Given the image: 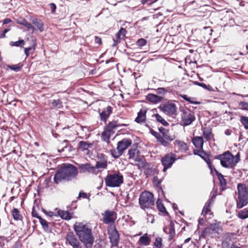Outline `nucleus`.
<instances>
[{
    "mask_svg": "<svg viewBox=\"0 0 248 248\" xmlns=\"http://www.w3.org/2000/svg\"><path fill=\"white\" fill-rule=\"evenodd\" d=\"M52 104L53 107L58 108H60L62 107V103L59 99L54 100Z\"/></svg>",
    "mask_w": 248,
    "mask_h": 248,
    "instance_id": "nucleus-46",
    "label": "nucleus"
},
{
    "mask_svg": "<svg viewBox=\"0 0 248 248\" xmlns=\"http://www.w3.org/2000/svg\"><path fill=\"white\" fill-rule=\"evenodd\" d=\"M95 43L98 44L99 45L101 44L102 41H101V38L99 37H98V36H95Z\"/></svg>",
    "mask_w": 248,
    "mask_h": 248,
    "instance_id": "nucleus-57",
    "label": "nucleus"
},
{
    "mask_svg": "<svg viewBox=\"0 0 248 248\" xmlns=\"http://www.w3.org/2000/svg\"><path fill=\"white\" fill-rule=\"evenodd\" d=\"M210 203L211 201H208L205 203L202 211V215L205 216L208 212L211 211L210 207Z\"/></svg>",
    "mask_w": 248,
    "mask_h": 248,
    "instance_id": "nucleus-33",
    "label": "nucleus"
},
{
    "mask_svg": "<svg viewBox=\"0 0 248 248\" xmlns=\"http://www.w3.org/2000/svg\"><path fill=\"white\" fill-rule=\"evenodd\" d=\"M239 106H240L241 108L244 110H248V103L243 102H240L239 104Z\"/></svg>",
    "mask_w": 248,
    "mask_h": 248,
    "instance_id": "nucleus-51",
    "label": "nucleus"
},
{
    "mask_svg": "<svg viewBox=\"0 0 248 248\" xmlns=\"http://www.w3.org/2000/svg\"><path fill=\"white\" fill-rule=\"evenodd\" d=\"M17 23L24 25L28 30H31L33 33L35 30L34 27L24 18H20L17 19Z\"/></svg>",
    "mask_w": 248,
    "mask_h": 248,
    "instance_id": "nucleus-20",
    "label": "nucleus"
},
{
    "mask_svg": "<svg viewBox=\"0 0 248 248\" xmlns=\"http://www.w3.org/2000/svg\"><path fill=\"white\" fill-rule=\"evenodd\" d=\"M5 238L3 237H0V248H3L4 245Z\"/></svg>",
    "mask_w": 248,
    "mask_h": 248,
    "instance_id": "nucleus-54",
    "label": "nucleus"
},
{
    "mask_svg": "<svg viewBox=\"0 0 248 248\" xmlns=\"http://www.w3.org/2000/svg\"><path fill=\"white\" fill-rule=\"evenodd\" d=\"M147 43V41L145 39L140 38L137 41V45L140 47L145 46Z\"/></svg>",
    "mask_w": 248,
    "mask_h": 248,
    "instance_id": "nucleus-50",
    "label": "nucleus"
},
{
    "mask_svg": "<svg viewBox=\"0 0 248 248\" xmlns=\"http://www.w3.org/2000/svg\"><path fill=\"white\" fill-rule=\"evenodd\" d=\"M25 42L23 40H20L16 42H11L10 43V46H23Z\"/></svg>",
    "mask_w": 248,
    "mask_h": 248,
    "instance_id": "nucleus-40",
    "label": "nucleus"
},
{
    "mask_svg": "<svg viewBox=\"0 0 248 248\" xmlns=\"http://www.w3.org/2000/svg\"><path fill=\"white\" fill-rule=\"evenodd\" d=\"M78 167L81 173L87 172L93 174H97L99 172L98 170H96V168L95 166H92L88 163L81 164Z\"/></svg>",
    "mask_w": 248,
    "mask_h": 248,
    "instance_id": "nucleus-13",
    "label": "nucleus"
},
{
    "mask_svg": "<svg viewBox=\"0 0 248 248\" xmlns=\"http://www.w3.org/2000/svg\"><path fill=\"white\" fill-rule=\"evenodd\" d=\"M192 142L195 147L200 150H202L203 140L202 137H194L192 140Z\"/></svg>",
    "mask_w": 248,
    "mask_h": 248,
    "instance_id": "nucleus-19",
    "label": "nucleus"
},
{
    "mask_svg": "<svg viewBox=\"0 0 248 248\" xmlns=\"http://www.w3.org/2000/svg\"><path fill=\"white\" fill-rule=\"evenodd\" d=\"M32 23L40 31H43L44 30L43 23L37 19L32 20Z\"/></svg>",
    "mask_w": 248,
    "mask_h": 248,
    "instance_id": "nucleus-29",
    "label": "nucleus"
},
{
    "mask_svg": "<svg viewBox=\"0 0 248 248\" xmlns=\"http://www.w3.org/2000/svg\"><path fill=\"white\" fill-rule=\"evenodd\" d=\"M65 239L66 243H68L73 248H77L81 246L79 241L73 232H69L67 233Z\"/></svg>",
    "mask_w": 248,
    "mask_h": 248,
    "instance_id": "nucleus-10",
    "label": "nucleus"
},
{
    "mask_svg": "<svg viewBox=\"0 0 248 248\" xmlns=\"http://www.w3.org/2000/svg\"><path fill=\"white\" fill-rule=\"evenodd\" d=\"M154 248H162V239L157 237L154 242Z\"/></svg>",
    "mask_w": 248,
    "mask_h": 248,
    "instance_id": "nucleus-43",
    "label": "nucleus"
},
{
    "mask_svg": "<svg viewBox=\"0 0 248 248\" xmlns=\"http://www.w3.org/2000/svg\"><path fill=\"white\" fill-rule=\"evenodd\" d=\"M107 166V162L106 161H98L96 162L95 167L96 168V170L99 169H106Z\"/></svg>",
    "mask_w": 248,
    "mask_h": 248,
    "instance_id": "nucleus-32",
    "label": "nucleus"
},
{
    "mask_svg": "<svg viewBox=\"0 0 248 248\" xmlns=\"http://www.w3.org/2000/svg\"><path fill=\"white\" fill-rule=\"evenodd\" d=\"M35 45H33L31 47L25 48L24 52L26 55V57L29 56L30 53H32L35 50Z\"/></svg>",
    "mask_w": 248,
    "mask_h": 248,
    "instance_id": "nucleus-42",
    "label": "nucleus"
},
{
    "mask_svg": "<svg viewBox=\"0 0 248 248\" xmlns=\"http://www.w3.org/2000/svg\"><path fill=\"white\" fill-rule=\"evenodd\" d=\"M158 0H142V3L143 4H145L147 3L148 1H150V2L149 3L150 4H151L153 3H155Z\"/></svg>",
    "mask_w": 248,
    "mask_h": 248,
    "instance_id": "nucleus-56",
    "label": "nucleus"
},
{
    "mask_svg": "<svg viewBox=\"0 0 248 248\" xmlns=\"http://www.w3.org/2000/svg\"><path fill=\"white\" fill-rule=\"evenodd\" d=\"M167 230H169V232H170V235L171 236H173L174 234V229L173 228L172 226H170L168 228H166L164 231L167 232Z\"/></svg>",
    "mask_w": 248,
    "mask_h": 248,
    "instance_id": "nucleus-52",
    "label": "nucleus"
},
{
    "mask_svg": "<svg viewBox=\"0 0 248 248\" xmlns=\"http://www.w3.org/2000/svg\"><path fill=\"white\" fill-rule=\"evenodd\" d=\"M11 22V20L10 19L6 18V19L4 20L3 24H7Z\"/></svg>",
    "mask_w": 248,
    "mask_h": 248,
    "instance_id": "nucleus-59",
    "label": "nucleus"
},
{
    "mask_svg": "<svg viewBox=\"0 0 248 248\" xmlns=\"http://www.w3.org/2000/svg\"><path fill=\"white\" fill-rule=\"evenodd\" d=\"M113 133L105 129L102 134V138L105 141L108 142L109 140L110 137Z\"/></svg>",
    "mask_w": 248,
    "mask_h": 248,
    "instance_id": "nucleus-28",
    "label": "nucleus"
},
{
    "mask_svg": "<svg viewBox=\"0 0 248 248\" xmlns=\"http://www.w3.org/2000/svg\"><path fill=\"white\" fill-rule=\"evenodd\" d=\"M58 213V215L63 219L69 220L71 218V214L67 211L59 210Z\"/></svg>",
    "mask_w": 248,
    "mask_h": 248,
    "instance_id": "nucleus-25",
    "label": "nucleus"
},
{
    "mask_svg": "<svg viewBox=\"0 0 248 248\" xmlns=\"http://www.w3.org/2000/svg\"><path fill=\"white\" fill-rule=\"evenodd\" d=\"M156 139L160 144L164 146H166L168 144V141L166 140V139H165V138L161 135H160Z\"/></svg>",
    "mask_w": 248,
    "mask_h": 248,
    "instance_id": "nucleus-44",
    "label": "nucleus"
},
{
    "mask_svg": "<svg viewBox=\"0 0 248 248\" xmlns=\"http://www.w3.org/2000/svg\"><path fill=\"white\" fill-rule=\"evenodd\" d=\"M216 158L219 159L221 166L226 168H232L236 165L240 160V155L238 153L233 155L229 151L217 155Z\"/></svg>",
    "mask_w": 248,
    "mask_h": 248,
    "instance_id": "nucleus-3",
    "label": "nucleus"
},
{
    "mask_svg": "<svg viewBox=\"0 0 248 248\" xmlns=\"http://www.w3.org/2000/svg\"><path fill=\"white\" fill-rule=\"evenodd\" d=\"M176 142L181 150L185 151L187 150V146L186 143L181 141H176Z\"/></svg>",
    "mask_w": 248,
    "mask_h": 248,
    "instance_id": "nucleus-39",
    "label": "nucleus"
},
{
    "mask_svg": "<svg viewBox=\"0 0 248 248\" xmlns=\"http://www.w3.org/2000/svg\"><path fill=\"white\" fill-rule=\"evenodd\" d=\"M112 112L111 107L108 106L106 110H103L100 113L101 120L106 122Z\"/></svg>",
    "mask_w": 248,
    "mask_h": 248,
    "instance_id": "nucleus-21",
    "label": "nucleus"
},
{
    "mask_svg": "<svg viewBox=\"0 0 248 248\" xmlns=\"http://www.w3.org/2000/svg\"><path fill=\"white\" fill-rule=\"evenodd\" d=\"M110 152L112 156L115 158L119 157L123 154V153L120 152V150H118L117 148L111 150Z\"/></svg>",
    "mask_w": 248,
    "mask_h": 248,
    "instance_id": "nucleus-38",
    "label": "nucleus"
},
{
    "mask_svg": "<svg viewBox=\"0 0 248 248\" xmlns=\"http://www.w3.org/2000/svg\"><path fill=\"white\" fill-rule=\"evenodd\" d=\"M151 134L154 136L156 139L157 138V137L160 135V134H159L158 133L155 131L154 130H151Z\"/></svg>",
    "mask_w": 248,
    "mask_h": 248,
    "instance_id": "nucleus-58",
    "label": "nucleus"
},
{
    "mask_svg": "<svg viewBox=\"0 0 248 248\" xmlns=\"http://www.w3.org/2000/svg\"><path fill=\"white\" fill-rule=\"evenodd\" d=\"M5 34H4V32H3L1 34V37L3 38V37H5Z\"/></svg>",
    "mask_w": 248,
    "mask_h": 248,
    "instance_id": "nucleus-63",
    "label": "nucleus"
},
{
    "mask_svg": "<svg viewBox=\"0 0 248 248\" xmlns=\"http://www.w3.org/2000/svg\"><path fill=\"white\" fill-rule=\"evenodd\" d=\"M129 158L132 159L135 162H140L141 160L139 156V151L137 149V146H133L132 148L128 151Z\"/></svg>",
    "mask_w": 248,
    "mask_h": 248,
    "instance_id": "nucleus-14",
    "label": "nucleus"
},
{
    "mask_svg": "<svg viewBox=\"0 0 248 248\" xmlns=\"http://www.w3.org/2000/svg\"><path fill=\"white\" fill-rule=\"evenodd\" d=\"M93 145L92 143H87L86 141H81L79 142V148L82 151L87 150Z\"/></svg>",
    "mask_w": 248,
    "mask_h": 248,
    "instance_id": "nucleus-26",
    "label": "nucleus"
},
{
    "mask_svg": "<svg viewBox=\"0 0 248 248\" xmlns=\"http://www.w3.org/2000/svg\"><path fill=\"white\" fill-rule=\"evenodd\" d=\"M238 217L241 219H246L248 217V210L244 209L238 213Z\"/></svg>",
    "mask_w": 248,
    "mask_h": 248,
    "instance_id": "nucleus-31",
    "label": "nucleus"
},
{
    "mask_svg": "<svg viewBox=\"0 0 248 248\" xmlns=\"http://www.w3.org/2000/svg\"><path fill=\"white\" fill-rule=\"evenodd\" d=\"M127 124H121L117 121H113L108 124L105 129L108 131L111 132L112 133H114L113 130L116 129L118 127H120L122 126H127Z\"/></svg>",
    "mask_w": 248,
    "mask_h": 248,
    "instance_id": "nucleus-17",
    "label": "nucleus"
},
{
    "mask_svg": "<svg viewBox=\"0 0 248 248\" xmlns=\"http://www.w3.org/2000/svg\"><path fill=\"white\" fill-rule=\"evenodd\" d=\"M10 30V29H5L3 32H4V34H6L7 32H8Z\"/></svg>",
    "mask_w": 248,
    "mask_h": 248,
    "instance_id": "nucleus-62",
    "label": "nucleus"
},
{
    "mask_svg": "<svg viewBox=\"0 0 248 248\" xmlns=\"http://www.w3.org/2000/svg\"><path fill=\"white\" fill-rule=\"evenodd\" d=\"M220 230L218 226L216 224H211L208 227L205 229L204 233L206 235H210L212 237L215 236Z\"/></svg>",
    "mask_w": 248,
    "mask_h": 248,
    "instance_id": "nucleus-15",
    "label": "nucleus"
},
{
    "mask_svg": "<svg viewBox=\"0 0 248 248\" xmlns=\"http://www.w3.org/2000/svg\"><path fill=\"white\" fill-rule=\"evenodd\" d=\"M155 202L153 194L148 191L142 192L139 198V204L144 210L151 208L154 205Z\"/></svg>",
    "mask_w": 248,
    "mask_h": 248,
    "instance_id": "nucleus-5",
    "label": "nucleus"
},
{
    "mask_svg": "<svg viewBox=\"0 0 248 248\" xmlns=\"http://www.w3.org/2000/svg\"><path fill=\"white\" fill-rule=\"evenodd\" d=\"M12 215L15 220H19L20 219V214L19 211L16 208H14L12 212Z\"/></svg>",
    "mask_w": 248,
    "mask_h": 248,
    "instance_id": "nucleus-37",
    "label": "nucleus"
},
{
    "mask_svg": "<svg viewBox=\"0 0 248 248\" xmlns=\"http://www.w3.org/2000/svg\"><path fill=\"white\" fill-rule=\"evenodd\" d=\"M105 181L107 186L115 187L120 186L123 183L124 179L123 175L118 172L107 176Z\"/></svg>",
    "mask_w": 248,
    "mask_h": 248,
    "instance_id": "nucleus-6",
    "label": "nucleus"
},
{
    "mask_svg": "<svg viewBox=\"0 0 248 248\" xmlns=\"http://www.w3.org/2000/svg\"><path fill=\"white\" fill-rule=\"evenodd\" d=\"M37 217L39 218L40 222L42 226H43V227L44 229H47L48 226L47 221L46 220L41 218L40 217Z\"/></svg>",
    "mask_w": 248,
    "mask_h": 248,
    "instance_id": "nucleus-47",
    "label": "nucleus"
},
{
    "mask_svg": "<svg viewBox=\"0 0 248 248\" xmlns=\"http://www.w3.org/2000/svg\"><path fill=\"white\" fill-rule=\"evenodd\" d=\"M151 242V239L148 236L147 233L144 234L143 235L141 236L139 240V243L143 246H148Z\"/></svg>",
    "mask_w": 248,
    "mask_h": 248,
    "instance_id": "nucleus-24",
    "label": "nucleus"
},
{
    "mask_svg": "<svg viewBox=\"0 0 248 248\" xmlns=\"http://www.w3.org/2000/svg\"><path fill=\"white\" fill-rule=\"evenodd\" d=\"M207 163L210 168H211V163L209 161H207Z\"/></svg>",
    "mask_w": 248,
    "mask_h": 248,
    "instance_id": "nucleus-64",
    "label": "nucleus"
},
{
    "mask_svg": "<svg viewBox=\"0 0 248 248\" xmlns=\"http://www.w3.org/2000/svg\"><path fill=\"white\" fill-rule=\"evenodd\" d=\"M216 173L219 180L221 186L222 187L225 186H226V180L224 179V176L221 173H219L217 171H216Z\"/></svg>",
    "mask_w": 248,
    "mask_h": 248,
    "instance_id": "nucleus-34",
    "label": "nucleus"
},
{
    "mask_svg": "<svg viewBox=\"0 0 248 248\" xmlns=\"http://www.w3.org/2000/svg\"><path fill=\"white\" fill-rule=\"evenodd\" d=\"M146 111L145 109H140L138 114V116L135 119V121L138 123H143L146 120Z\"/></svg>",
    "mask_w": 248,
    "mask_h": 248,
    "instance_id": "nucleus-22",
    "label": "nucleus"
},
{
    "mask_svg": "<svg viewBox=\"0 0 248 248\" xmlns=\"http://www.w3.org/2000/svg\"><path fill=\"white\" fill-rule=\"evenodd\" d=\"M156 206L160 212L162 213L166 212V210L164 206L162 203L160 199H158L156 202Z\"/></svg>",
    "mask_w": 248,
    "mask_h": 248,
    "instance_id": "nucleus-36",
    "label": "nucleus"
},
{
    "mask_svg": "<svg viewBox=\"0 0 248 248\" xmlns=\"http://www.w3.org/2000/svg\"><path fill=\"white\" fill-rule=\"evenodd\" d=\"M240 121L246 129H248V117L241 116Z\"/></svg>",
    "mask_w": 248,
    "mask_h": 248,
    "instance_id": "nucleus-35",
    "label": "nucleus"
},
{
    "mask_svg": "<svg viewBox=\"0 0 248 248\" xmlns=\"http://www.w3.org/2000/svg\"><path fill=\"white\" fill-rule=\"evenodd\" d=\"M175 160V156L173 154H168L161 159L162 165L164 166L163 171L170 168Z\"/></svg>",
    "mask_w": 248,
    "mask_h": 248,
    "instance_id": "nucleus-12",
    "label": "nucleus"
},
{
    "mask_svg": "<svg viewBox=\"0 0 248 248\" xmlns=\"http://www.w3.org/2000/svg\"><path fill=\"white\" fill-rule=\"evenodd\" d=\"M159 108L164 113L170 116L173 117L177 114V107L173 103H168L161 105Z\"/></svg>",
    "mask_w": 248,
    "mask_h": 248,
    "instance_id": "nucleus-8",
    "label": "nucleus"
},
{
    "mask_svg": "<svg viewBox=\"0 0 248 248\" xmlns=\"http://www.w3.org/2000/svg\"><path fill=\"white\" fill-rule=\"evenodd\" d=\"M78 174L77 168L70 164H63L57 170L54 180L58 184L62 180L69 181L76 178Z\"/></svg>",
    "mask_w": 248,
    "mask_h": 248,
    "instance_id": "nucleus-2",
    "label": "nucleus"
},
{
    "mask_svg": "<svg viewBox=\"0 0 248 248\" xmlns=\"http://www.w3.org/2000/svg\"><path fill=\"white\" fill-rule=\"evenodd\" d=\"M159 130L160 132L162 134V136H163L165 138V139L169 140H172L169 135V131L168 130L166 129L163 127H160L159 128Z\"/></svg>",
    "mask_w": 248,
    "mask_h": 248,
    "instance_id": "nucleus-27",
    "label": "nucleus"
},
{
    "mask_svg": "<svg viewBox=\"0 0 248 248\" xmlns=\"http://www.w3.org/2000/svg\"><path fill=\"white\" fill-rule=\"evenodd\" d=\"M195 120V117L193 112L189 109L183 111L182 115V121L184 125L190 124Z\"/></svg>",
    "mask_w": 248,
    "mask_h": 248,
    "instance_id": "nucleus-9",
    "label": "nucleus"
},
{
    "mask_svg": "<svg viewBox=\"0 0 248 248\" xmlns=\"http://www.w3.org/2000/svg\"><path fill=\"white\" fill-rule=\"evenodd\" d=\"M196 84L197 85H198L199 86L202 87L204 89H205L208 90L210 91H213V88L210 85H207L204 83H199V82L196 83Z\"/></svg>",
    "mask_w": 248,
    "mask_h": 248,
    "instance_id": "nucleus-48",
    "label": "nucleus"
},
{
    "mask_svg": "<svg viewBox=\"0 0 248 248\" xmlns=\"http://www.w3.org/2000/svg\"><path fill=\"white\" fill-rule=\"evenodd\" d=\"M132 144V140L130 139H124L117 143V149L120 152H123L126 149Z\"/></svg>",
    "mask_w": 248,
    "mask_h": 248,
    "instance_id": "nucleus-16",
    "label": "nucleus"
},
{
    "mask_svg": "<svg viewBox=\"0 0 248 248\" xmlns=\"http://www.w3.org/2000/svg\"><path fill=\"white\" fill-rule=\"evenodd\" d=\"M108 234L111 244V248L116 247L119 241V234L114 225H110L108 227Z\"/></svg>",
    "mask_w": 248,
    "mask_h": 248,
    "instance_id": "nucleus-7",
    "label": "nucleus"
},
{
    "mask_svg": "<svg viewBox=\"0 0 248 248\" xmlns=\"http://www.w3.org/2000/svg\"><path fill=\"white\" fill-rule=\"evenodd\" d=\"M103 221L105 224H108L113 223L117 218V214L115 212L107 210L103 214Z\"/></svg>",
    "mask_w": 248,
    "mask_h": 248,
    "instance_id": "nucleus-11",
    "label": "nucleus"
},
{
    "mask_svg": "<svg viewBox=\"0 0 248 248\" xmlns=\"http://www.w3.org/2000/svg\"><path fill=\"white\" fill-rule=\"evenodd\" d=\"M156 120L161 123L164 125H167L168 123L158 114H156L155 115Z\"/></svg>",
    "mask_w": 248,
    "mask_h": 248,
    "instance_id": "nucleus-41",
    "label": "nucleus"
},
{
    "mask_svg": "<svg viewBox=\"0 0 248 248\" xmlns=\"http://www.w3.org/2000/svg\"><path fill=\"white\" fill-rule=\"evenodd\" d=\"M180 96H181V97L182 98H183L184 99H185V100H186L187 101L189 102L191 104H200V102L191 101L190 98L188 97L186 95L181 94V95H180Z\"/></svg>",
    "mask_w": 248,
    "mask_h": 248,
    "instance_id": "nucleus-49",
    "label": "nucleus"
},
{
    "mask_svg": "<svg viewBox=\"0 0 248 248\" xmlns=\"http://www.w3.org/2000/svg\"><path fill=\"white\" fill-rule=\"evenodd\" d=\"M73 229L85 248H92L94 242L92 229L86 223L79 222L75 223Z\"/></svg>",
    "mask_w": 248,
    "mask_h": 248,
    "instance_id": "nucleus-1",
    "label": "nucleus"
},
{
    "mask_svg": "<svg viewBox=\"0 0 248 248\" xmlns=\"http://www.w3.org/2000/svg\"><path fill=\"white\" fill-rule=\"evenodd\" d=\"M49 7L50 8L51 12L54 13L55 12L56 9V5L53 3H51L49 4Z\"/></svg>",
    "mask_w": 248,
    "mask_h": 248,
    "instance_id": "nucleus-53",
    "label": "nucleus"
},
{
    "mask_svg": "<svg viewBox=\"0 0 248 248\" xmlns=\"http://www.w3.org/2000/svg\"><path fill=\"white\" fill-rule=\"evenodd\" d=\"M231 248H241L240 247L237 246L236 245L233 244H232Z\"/></svg>",
    "mask_w": 248,
    "mask_h": 248,
    "instance_id": "nucleus-61",
    "label": "nucleus"
},
{
    "mask_svg": "<svg viewBox=\"0 0 248 248\" xmlns=\"http://www.w3.org/2000/svg\"><path fill=\"white\" fill-rule=\"evenodd\" d=\"M203 136L207 140H210L212 137L211 130L209 128H204L203 131Z\"/></svg>",
    "mask_w": 248,
    "mask_h": 248,
    "instance_id": "nucleus-30",
    "label": "nucleus"
},
{
    "mask_svg": "<svg viewBox=\"0 0 248 248\" xmlns=\"http://www.w3.org/2000/svg\"><path fill=\"white\" fill-rule=\"evenodd\" d=\"M87 197V194L85 192H80L79 193L78 198H86Z\"/></svg>",
    "mask_w": 248,
    "mask_h": 248,
    "instance_id": "nucleus-55",
    "label": "nucleus"
},
{
    "mask_svg": "<svg viewBox=\"0 0 248 248\" xmlns=\"http://www.w3.org/2000/svg\"><path fill=\"white\" fill-rule=\"evenodd\" d=\"M126 33V30L121 28L119 32L115 34V38L113 39L114 44L113 46H116L120 42L121 39L124 38Z\"/></svg>",
    "mask_w": 248,
    "mask_h": 248,
    "instance_id": "nucleus-18",
    "label": "nucleus"
},
{
    "mask_svg": "<svg viewBox=\"0 0 248 248\" xmlns=\"http://www.w3.org/2000/svg\"><path fill=\"white\" fill-rule=\"evenodd\" d=\"M146 98L149 101L156 104L160 102L162 100V97L157 95L151 93L149 94L147 96Z\"/></svg>",
    "mask_w": 248,
    "mask_h": 248,
    "instance_id": "nucleus-23",
    "label": "nucleus"
},
{
    "mask_svg": "<svg viewBox=\"0 0 248 248\" xmlns=\"http://www.w3.org/2000/svg\"><path fill=\"white\" fill-rule=\"evenodd\" d=\"M238 198L236 199V207L242 208L248 203V189L245 185L239 184L237 185Z\"/></svg>",
    "mask_w": 248,
    "mask_h": 248,
    "instance_id": "nucleus-4",
    "label": "nucleus"
},
{
    "mask_svg": "<svg viewBox=\"0 0 248 248\" xmlns=\"http://www.w3.org/2000/svg\"><path fill=\"white\" fill-rule=\"evenodd\" d=\"M225 133L226 135L227 136H229L232 133V131L230 130V129H227L225 130Z\"/></svg>",
    "mask_w": 248,
    "mask_h": 248,
    "instance_id": "nucleus-60",
    "label": "nucleus"
},
{
    "mask_svg": "<svg viewBox=\"0 0 248 248\" xmlns=\"http://www.w3.org/2000/svg\"><path fill=\"white\" fill-rule=\"evenodd\" d=\"M22 65L20 63H18V64H14V65H8V67L9 69H10L12 70L15 71L16 72H17L19 71L20 68L22 67Z\"/></svg>",
    "mask_w": 248,
    "mask_h": 248,
    "instance_id": "nucleus-45",
    "label": "nucleus"
}]
</instances>
